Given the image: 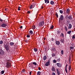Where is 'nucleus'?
<instances>
[{"label": "nucleus", "mask_w": 75, "mask_h": 75, "mask_svg": "<svg viewBox=\"0 0 75 75\" xmlns=\"http://www.w3.org/2000/svg\"><path fill=\"white\" fill-rule=\"evenodd\" d=\"M4 47L7 51L8 50H9V43L8 42L7 43L6 45H4Z\"/></svg>", "instance_id": "f257e3e1"}, {"label": "nucleus", "mask_w": 75, "mask_h": 75, "mask_svg": "<svg viewBox=\"0 0 75 75\" xmlns=\"http://www.w3.org/2000/svg\"><path fill=\"white\" fill-rule=\"evenodd\" d=\"M10 66H11V64L10 63V61L8 60L6 63V67L7 68H8L10 67Z\"/></svg>", "instance_id": "f03ea898"}, {"label": "nucleus", "mask_w": 75, "mask_h": 75, "mask_svg": "<svg viewBox=\"0 0 75 75\" xmlns=\"http://www.w3.org/2000/svg\"><path fill=\"white\" fill-rule=\"evenodd\" d=\"M4 55V52L2 50H0V55L3 56Z\"/></svg>", "instance_id": "7ed1b4c3"}, {"label": "nucleus", "mask_w": 75, "mask_h": 75, "mask_svg": "<svg viewBox=\"0 0 75 75\" xmlns=\"http://www.w3.org/2000/svg\"><path fill=\"white\" fill-rule=\"evenodd\" d=\"M44 22H41L39 23L38 25L39 27H42L44 25Z\"/></svg>", "instance_id": "20e7f679"}, {"label": "nucleus", "mask_w": 75, "mask_h": 75, "mask_svg": "<svg viewBox=\"0 0 75 75\" xmlns=\"http://www.w3.org/2000/svg\"><path fill=\"white\" fill-rule=\"evenodd\" d=\"M30 68H35V67H34V65L33 64H29L28 65Z\"/></svg>", "instance_id": "39448f33"}, {"label": "nucleus", "mask_w": 75, "mask_h": 75, "mask_svg": "<svg viewBox=\"0 0 75 75\" xmlns=\"http://www.w3.org/2000/svg\"><path fill=\"white\" fill-rule=\"evenodd\" d=\"M56 70H57V74L58 75H60V74H61V73H60V72H59V69H57Z\"/></svg>", "instance_id": "423d86ee"}, {"label": "nucleus", "mask_w": 75, "mask_h": 75, "mask_svg": "<svg viewBox=\"0 0 75 75\" xmlns=\"http://www.w3.org/2000/svg\"><path fill=\"white\" fill-rule=\"evenodd\" d=\"M50 61H48V62H46V63L45 64V66H47L50 65Z\"/></svg>", "instance_id": "0eeeda50"}, {"label": "nucleus", "mask_w": 75, "mask_h": 75, "mask_svg": "<svg viewBox=\"0 0 75 75\" xmlns=\"http://www.w3.org/2000/svg\"><path fill=\"white\" fill-rule=\"evenodd\" d=\"M56 44L57 45H59L60 44V42L59 41H57L56 42Z\"/></svg>", "instance_id": "6e6552de"}, {"label": "nucleus", "mask_w": 75, "mask_h": 75, "mask_svg": "<svg viewBox=\"0 0 75 75\" xmlns=\"http://www.w3.org/2000/svg\"><path fill=\"white\" fill-rule=\"evenodd\" d=\"M33 65H34V66H33L34 67H35L37 66V63L35 62H33Z\"/></svg>", "instance_id": "1a4fd4ad"}, {"label": "nucleus", "mask_w": 75, "mask_h": 75, "mask_svg": "<svg viewBox=\"0 0 75 75\" xmlns=\"http://www.w3.org/2000/svg\"><path fill=\"white\" fill-rule=\"evenodd\" d=\"M57 67H61L62 66V64L60 63H57Z\"/></svg>", "instance_id": "9d476101"}, {"label": "nucleus", "mask_w": 75, "mask_h": 75, "mask_svg": "<svg viewBox=\"0 0 75 75\" xmlns=\"http://www.w3.org/2000/svg\"><path fill=\"white\" fill-rule=\"evenodd\" d=\"M72 28V25L71 24H69L68 28V29H71Z\"/></svg>", "instance_id": "9b49d317"}, {"label": "nucleus", "mask_w": 75, "mask_h": 75, "mask_svg": "<svg viewBox=\"0 0 75 75\" xmlns=\"http://www.w3.org/2000/svg\"><path fill=\"white\" fill-rule=\"evenodd\" d=\"M59 19H60V20H62L63 19H64V16H63L61 15L59 18Z\"/></svg>", "instance_id": "f8f14e48"}, {"label": "nucleus", "mask_w": 75, "mask_h": 75, "mask_svg": "<svg viewBox=\"0 0 75 75\" xmlns=\"http://www.w3.org/2000/svg\"><path fill=\"white\" fill-rule=\"evenodd\" d=\"M52 71L53 72H55V69L54 67H52Z\"/></svg>", "instance_id": "ddd939ff"}, {"label": "nucleus", "mask_w": 75, "mask_h": 75, "mask_svg": "<svg viewBox=\"0 0 75 75\" xmlns=\"http://www.w3.org/2000/svg\"><path fill=\"white\" fill-rule=\"evenodd\" d=\"M66 12L67 14H69V9L68 8L67 9L66 11Z\"/></svg>", "instance_id": "4468645a"}, {"label": "nucleus", "mask_w": 75, "mask_h": 75, "mask_svg": "<svg viewBox=\"0 0 75 75\" xmlns=\"http://www.w3.org/2000/svg\"><path fill=\"white\" fill-rule=\"evenodd\" d=\"M67 66H68V64H67L65 67V71L66 73L68 74V71H67Z\"/></svg>", "instance_id": "2eb2a0df"}, {"label": "nucleus", "mask_w": 75, "mask_h": 75, "mask_svg": "<svg viewBox=\"0 0 75 75\" xmlns=\"http://www.w3.org/2000/svg\"><path fill=\"white\" fill-rule=\"evenodd\" d=\"M1 27L4 28L6 26V25L5 24H3L1 25Z\"/></svg>", "instance_id": "dca6fc26"}, {"label": "nucleus", "mask_w": 75, "mask_h": 75, "mask_svg": "<svg viewBox=\"0 0 75 75\" xmlns=\"http://www.w3.org/2000/svg\"><path fill=\"white\" fill-rule=\"evenodd\" d=\"M74 47H75V45H74L73 46H71L70 47L71 50V49L74 50Z\"/></svg>", "instance_id": "f3484780"}, {"label": "nucleus", "mask_w": 75, "mask_h": 75, "mask_svg": "<svg viewBox=\"0 0 75 75\" xmlns=\"http://www.w3.org/2000/svg\"><path fill=\"white\" fill-rule=\"evenodd\" d=\"M30 9H31L33 8H34V6H33V5H31V6H30Z\"/></svg>", "instance_id": "a211bd4d"}, {"label": "nucleus", "mask_w": 75, "mask_h": 75, "mask_svg": "<svg viewBox=\"0 0 75 75\" xmlns=\"http://www.w3.org/2000/svg\"><path fill=\"white\" fill-rule=\"evenodd\" d=\"M14 43L13 42H11L10 43V45L12 46L14 45Z\"/></svg>", "instance_id": "6ab92c4d"}, {"label": "nucleus", "mask_w": 75, "mask_h": 75, "mask_svg": "<svg viewBox=\"0 0 75 75\" xmlns=\"http://www.w3.org/2000/svg\"><path fill=\"white\" fill-rule=\"evenodd\" d=\"M45 3H47H47H49V0H45Z\"/></svg>", "instance_id": "aec40b11"}, {"label": "nucleus", "mask_w": 75, "mask_h": 75, "mask_svg": "<svg viewBox=\"0 0 75 75\" xmlns=\"http://www.w3.org/2000/svg\"><path fill=\"white\" fill-rule=\"evenodd\" d=\"M34 50L35 52H37V51H38V50L37 49V48H34Z\"/></svg>", "instance_id": "412c9836"}, {"label": "nucleus", "mask_w": 75, "mask_h": 75, "mask_svg": "<svg viewBox=\"0 0 75 75\" xmlns=\"http://www.w3.org/2000/svg\"><path fill=\"white\" fill-rule=\"evenodd\" d=\"M50 4H52V5H53L54 4V2L53 1H52L50 2Z\"/></svg>", "instance_id": "4be33fe9"}, {"label": "nucleus", "mask_w": 75, "mask_h": 75, "mask_svg": "<svg viewBox=\"0 0 75 75\" xmlns=\"http://www.w3.org/2000/svg\"><path fill=\"white\" fill-rule=\"evenodd\" d=\"M47 59V57L46 56H45L44 57H43V59L44 60H46Z\"/></svg>", "instance_id": "5701e85b"}, {"label": "nucleus", "mask_w": 75, "mask_h": 75, "mask_svg": "<svg viewBox=\"0 0 75 75\" xmlns=\"http://www.w3.org/2000/svg\"><path fill=\"white\" fill-rule=\"evenodd\" d=\"M22 73H24V72H25V69H23L21 71Z\"/></svg>", "instance_id": "b1692460"}, {"label": "nucleus", "mask_w": 75, "mask_h": 75, "mask_svg": "<svg viewBox=\"0 0 75 75\" xmlns=\"http://www.w3.org/2000/svg\"><path fill=\"white\" fill-rule=\"evenodd\" d=\"M64 29L66 31H68V29L67 28V27H64Z\"/></svg>", "instance_id": "393cba45"}, {"label": "nucleus", "mask_w": 75, "mask_h": 75, "mask_svg": "<svg viewBox=\"0 0 75 75\" xmlns=\"http://www.w3.org/2000/svg\"><path fill=\"white\" fill-rule=\"evenodd\" d=\"M71 69V65H70L69 66V71H70Z\"/></svg>", "instance_id": "a878e982"}, {"label": "nucleus", "mask_w": 75, "mask_h": 75, "mask_svg": "<svg viewBox=\"0 0 75 75\" xmlns=\"http://www.w3.org/2000/svg\"><path fill=\"white\" fill-rule=\"evenodd\" d=\"M32 29H35V25H33L32 27Z\"/></svg>", "instance_id": "bb28decb"}, {"label": "nucleus", "mask_w": 75, "mask_h": 75, "mask_svg": "<svg viewBox=\"0 0 75 75\" xmlns=\"http://www.w3.org/2000/svg\"><path fill=\"white\" fill-rule=\"evenodd\" d=\"M1 74H3L4 73V70L1 71Z\"/></svg>", "instance_id": "cd10ccee"}, {"label": "nucleus", "mask_w": 75, "mask_h": 75, "mask_svg": "<svg viewBox=\"0 0 75 75\" xmlns=\"http://www.w3.org/2000/svg\"><path fill=\"white\" fill-rule=\"evenodd\" d=\"M40 74H41V72L40 71H38L37 72V74L38 75H40Z\"/></svg>", "instance_id": "c85d7f7f"}, {"label": "nucleus", "mask_w": 75, "mask_h": 75, "mask_svg": "<svg viewBox=\"0 0 75 75\" xmlns=\"http://www.w3.org/2000/svg\"><path fill=\"white\" fill-rule=\"evenodd\" d=\"M55 54L54 53H53L52 54V56L53 57H55Z\"/></svg>", "instance_id": "c756f323"}, {"label": "nucleus", "mask_w": 75, "mask_h": 75, "mask_svg": "<svg viewBox=\"0 0 75 75\" xmlns=\"http://www.w3.org/2000/svg\"><path fill=\"white\" fill-rule=\"evenodd\" d=\"M61 41L62 42H64V39H62L61 40Z\"/></svg>", "instance_id": "7c9ffc66"}, {"label": "nucleus", "mask_w": 75, "mask_h": 75, "mask_svg": "<svg viewBox=\"0 0 75 75\" xmlns=\"http://www.w3.org/2000/svg\"><path fill=\"white\" fill-rule=\"evenodd\" d=\"M61 52L62 55H63L64 54V51L62 50Z\"/></svg>", "instance_id": "2f4dec72"}, {"label": "nucleus", "mask_w": 75, "mask_h": 75, "mask_svg": "<svg viewBox=\"0 0 75 75\" xmlns=\"http://www.w3.org/2000/svg\"><path fill=\"white\" fill-rule=\"evenodd\" d=\"M59 12L60 13H61V14H62V13H63V11L62 10H60Z\"/></svg>", "instance_id": "473e14b6"}, {"label": "nucleus", "mask_w": 75, "mask_h": 75, "mask_svg": "<svg viewBox=\"0 0 75 75\" xmlns=\"http://www.w3.org/2000/svg\"><path fill=\"white\" fill-rule=\"evenodd\" d=\"M68 34H71V31H68L67 32Z\"/></svg>", "instance_id": "72a5a7b5"}, {"label": "nucleus", "mask_w": 75, "mask_h": 75, "mask_svg": "<svg viewBox=\"0 0 75 75\" xmlns=\"http://www.w3.org/2000/svg\"><path fill=\"white\" fill-rule=\"evenodd\" d=\"M3 42V41L2 40H1L0 41V44H2Z\"/></svg>", "instance_id": "f704fd0d"}, {"label": "nucleus", "mask_w": 75, "mask_h": 75, "mask_svg": "<svg viewBox=\"0 0 75 75\" xmlns=\"http://www.w3.org/2000/svg\"><path fill=\"white\" fill-rule=\"evenodd\" d=\"M75 36H74V35H73L72 37V38L73 39V40H74L75 39Z\"/></svg>", "instance_id": "c9c22d12"}, {"label": "nucleus", "mask_w": 75, "mask_h": 75, "mask_svg": "<svg viewBox=\"0 0 75 75\" xmlns=\"http://www.w3.org/2000/svg\"><path fill=\"white\" fill-rule=\"evenodd\" d=\"M30 34H33V31L32 30H30Z\"/></svg>", "instance_id": "e433bc0d"}, {"label": "nucleus", "mask_w": 75, "mask_h": 75, "mask_svg": "<svg viewBox=\"0 0 75 75\" xmlns=\"http://www.w3.org/2000/svg\"><path fill=\"white\" fill-rule=\"evenodd\" d=\"M54 28V26L52 25L51 27H50V28L52 30V29H53V28Z\"/></svg>", "instance_id": "4c0bfd02"}, {"label": "nucleus", "mask_w": 75, "mask_h": 75, "mask_svg": "<svg viewBox=\"0 0 75 75\" xmlns=\"http://www.w3.org/2000/svg\"><path fill=\"white\" fill-rule=\"evenodd\" d=\"M69 19H72V17L71 16H69Z\"/></svg>", "instance_id": "58836bf2"}, {"label": "nucleus", "mask_w": 75, "mask_h": 75, "mask_svg": "<svg viewBox=\"0 0 75 75\" xmlns=\"http://www.w3.org/2000/svg\"><path fill=\"white\" fill-rule=\"evenodd\" d=\"M61 35L62 37H64V34L63 33H61Z\"/></svg>", "instance_id": "ea45409f"}, {"label": "nucleus", "mask_w": 75, "mask_h": 75, "mask_svg": "<svg viewBox=\"0 0 75 75\" xmlns=\"http://www.w3.org/2000/svg\"><path fill=\"white\" fill-rule=\"evenodd\" d=\"M21 8V7L19 6L18 8V10H20L21 9L20 8Z\"/></svg>", "instance_id": "a19ab883"}, {"label": "nucleus", "mask_w": 75, "mask_h": 75, "mask_svg": "<svg viewBox=\"0 0 75 75\" xmlns=\"http://www.w3.org/2000/svg\"><path fill=\"white\" fill-rule=\"evenodd\" d=\"M53 62H54V63H56V62H57V61H56L55 60H53Z\"/></svg>", "instance_id": "79ce46f5"}, {"label": "nucleus", "mask_w": 75, "mask_h": 75, "mask_svg": "<svg viewBox=\"0 0 75 75\" xmlns=\"http://www.w3.org/2000/svg\"><path fill=\"white\" fill-rule=\"evenodd\" d=\"M69 63L71 62V56H69Z\"/></svg>", "instance_id": "37998d69"}, {"label": "nucleus", "mask_w": 75, "mask_h": 75, "mask_svg": "<svg viewBox=\"0 0 75 75\" xmlns=\"http://www.w3.org/2000/svg\"><path fill=\"white\" fill-rule=\"evenodd\" d=\"M57 61L59 62V61H60V59L59 58V59H57Z\"/></svg>", "instance_id": "c03bdc74"}, {"label": "nucleus", "mask_w": 75, "mask_h": 75, "mask_svg": "<svg viewBox=\"0 0 75 75\" xmlns=\"http://www.w3.org/2000/svg\"><path fill=\"white\" fill-rule=\"evenodd\" d=\"M30 37V35H27V37H28V38H29V37Z\"/></svg>", "instance_id": "a18cd8bd"}, {"label": "nucleus", "mask_w": 75, "mask_h": 75, "mask_svg": "<svg viewBox=\"0 0 75 75\" xmlns=\"http://www.w3.org/2000/svg\"><path fill=\"white\" fill-rule=\"evenodd\" d=\"M52 75H55V73L53 72L52 73Z\"/></svg>", "instance_id": "49530a36"}, {"label": "nucleus", "mask_w": 75, "mask_h": 75, "mask_svg": "<svg viewBox=\"0 0 75 75\" xmlns=\"http://www.w3.org/2000/svg\"><path fill=\"white\" fill-rule=\"evenodd\" d=\"M32 72V71H31L29 73V75H31V73Z\"/></svg>", "instance_id": "de8ad7c7"}, {"label": "nucleus", "mask_w": 75, "mask_h": 75, "mask_svg": "<svg viewBox=\"0 0 75 75\" xmlns=\"http://www.w3.org/2000/svg\"><path fill=\"white\" fill-rule=\"evenodd\" d=\"M56 17H58V14H56Z\"/></svg>", "instance_id": "09e8293b"}, {"label": "nucleus", "mask_w": 75, "mask_h": 75, "mask_svg": "<svg viewBox=\"0 0 75 75\" xmlns=\"http://www.w3.org/2000/svg\"><path fill=\"white\" fill-rule=\"evenodd\" d=\"M0 21H3V20L0 18Z\"/></svg>", "instance_id": "8fccbe9b"}, {"label": "nucleus", "mask_w": 75, "mask_h": 75, "mask_svg": "<svg viewBox=\"0 0 75 75\" xmlns=\"http://www.w3.org/2000/svg\"><path fill=\"white\" fill-rule=\"evenodd\" d=\"M20 28H23V26H21L20 27Z\"/></svg>", "instance_id": "3c124183"}, {"label": "nucleus", "mask_w": 75, "mask_h": 75, "mask_svg": "<svg viewBox=\"0 0 75 75\" xmlns=\"http://www.w3.org/2000/svg\"><path fill=\"white\" fill-rule=\"evenodd\" d=\"M38 69H39V70H41V68L39 67L38 68Z\"/></svg>", "instance_id": "603ef678"}, {"label": "nucleus", "mask_w": 75, "mask_h": 75, "mask_svg": "<svg viewBox=\"0 0 75 75\" xmlns=\"http://www.w3.org/2000/svg\"><path fill=\"white\" fill-rule=\"evenodd\" d=\"M28 13H30V11H28Z\"/></svg>", "instance_id": "864d4df0"}, {"label": "nucleus", "mask_w": 75, "mask_h": 75, "mask_svg": "<svg viewBox=\"0 0 75 75\" xmlns=\"http://www.w3.org/2000/svg\"><path fill=\"white\" fill-rule=\"evenodd\" d=\"M41 8H44V7L43 6H41Z\"/></svg>", "instance_id": "5fc2aeb1"}, {"label": "nucleus", "mask_w": 75, "mask_h": 75, "mask_svg": "<svg viewBox=\"0 0 75 75\" xmlns=\"http://www.w3.org/2000/svg\"><path fill=\"white\" fill-rule=\"evenodd\" d=\"M5 11H7V9H5Z\"/></svg>", "instance_id": "6e6d98bb"}, {"label": "nucleus", "mask_w": 75, "mask_h": 75, "mask_svg": "<svg viewBox=\"0 0 75 75\" xmlns=\"http://www.w3.org/2000/svg\"><path fill=\"white\" fill-rule=\"evenodd\" d=\"M25 42H27V40L25 41Z\"/></svg>", "instance_id": "4d7b16f0"}, {"label": "nucleus", "mask_w": 75, "mask_h": 75, "mask_svg": "<svg viewBox=\"0 0 75 75\" xmlns=\"http://www.w3.org/2000/svg\"><path fill=\"white\" fill-rule=\"evenodd\" d=\"M52 41H53V39H52Z\"/></svg>", "instance_id": "13d9d810"}, {"label": "nucleus", "mask_w": 75, "mask_h": 75, "mask_svg": "<svg viewBox=\"0 0 75 75\" xmlns=\"http://www.w3.org/2000/svg\"><path fill=\"white\" fill-rule=\"evenodd\" d=\"M33 0V1H34V0Z\"/></svg>", "instance_id": "bf43d9fd"}]
</instances>
